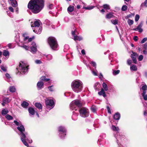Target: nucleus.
<instances>
[{"mask_svg": "<svg viewBox=\"0 0 147 147\" xmlns=\"http://www.w3.org/2000/svg\"><path fill=\"white\" fill-rule=\"evenodd\" d=\"M13 122L18 126L17 129L20 131L19 135L20 136L21 140L23 143L26 146L28 147L29 145L27 142V141L31 143L32 142V140L30 138L29 136L28 133L25 131V129L24 125L20 121H17L14 120Z\"/></svg>", "mask_w": 147, "mask_h": 147, "instance_id": "nucleus-1", "label": "nucleus"}, {"mask_svg": "<svg viewBox=\"0 0 147 147\" xmlns=\"http://www.w3.org/2000/svg\"><path fill=\"white\" fill-rule=\"evenodd\" d=\"M44 7V0H31L28 5V8L34 14L39 13Z\"/></svg>", "mask_w": 147, "mask_h": 147, "instance_id": "nucleus-2", "label": "nucleus"}, {"mask_svg": "<svg viewBox=\"0 0 147 147\" xmlns=\"http://www.w3.org/2000/svg\"><path fill=\"white\" fill-rule=\"evenodd\" d=\"M71 86L73 90L76 92L81 91L83 87L82 82L79 80L74 81L71 83Z\"/></svg>", "mask_w": 147, "mask_h": 147, "instance_id": "nucleus-3", "label": "nucleus"}, {"mask_svg": "<svg viewBox=\"0 0 147 147\" xmlns=\"http://www.w3.org/2000/svg\"><path fill=\"white\" fill-rule=\"evenodd\" d=\"M28 65L22 61L20 63L19 66L16 68V69L20 74H25L28 72Z\"/></svg>", "mask_w": 147, "mask_h": 147, "instance_id": "nucleus-4", "label": "nucleus"}, {"mask_svg": "<svg viewBox=\"0 0 147 147\" xmlns=\"http://www.w3.org/2000/svg\"><path fill=\"white\" fill-rule=\"evenodd\" d=\"M82 104L80 100L76 99L71 102L70 104V108L72 110H74L76 111L78 108H81Z\"/></svg>", "mask_w": 147, "mask_h": 147, "instance_id": "nucleus-5", "label": "nucleus"}, {"mask_svg": "<svg viewBox=\"0 0 147 147\" xmlns=\"http://www.w3.org/2000/svg\"><path fill=\"white\" fill-rule=\"evenodd\" d=\"M48 42L51 48L54 50H57L58 46L56 39L53 37H50L48 39Z\"/></svg>", "mask_w": 147, "mask_h": 147, "instance_id": "nucleus-6", "label": "nucleus"}, {"mask_svg": "<svg viewBox=\"0 0 147 147\" xmlns=\"http://www.w3.org/2000/svg\"><path fill=\"white\" fill-rule=\"evenodd\" d=\"M80 115L82 117L85 118L88 117L89 115L88 109L86 107H82L78 110Z\"/></svg>", "mask_w": 147, "mask_h": 147, "instance_id": "nucleus-7", "label": "nucleus"}, {"mask_svg": "<svg viewBox=\"0 0 147 147\" xmlns=\"http://www.w3.org/2000/svg\"><path fill=\"white\" fill-rule=\"evenodd\" d=\"M58 130L59 137L61 139H64L66 135V129L64 126H60L58 128Z\"/></svg>", "mask_w": 147, "mask_h": 147, "instance_id": "nucleus-8", "label": "nucleus"}, {"mask_svg": "<svg viewBox=\"0 0 147 147\" xmlns=\"http://www.w3.org/2000/svg\"><path fill=\"white\" fill-rule=\"evenodd\" d=\"M47 108L49 110L52 109L54 106V102L51 99H47L45 100Z\"/></svg>", "mask_w": 147, "mask_h": 147, "instance_id": "nucleus-9", "label": "nucleus"}, {"mask_svg": "<svg viewBox=\"0 0 147 147\" xmlns=\"http://www.w3.org/2000/svg\"><path fill=\"white\" fill-rule=\"evenodd\" d=\"M111 129H112L114 131L116 132V133L114 134V136L117 139V144H118V139H119V138H120V136L118 137V134L119 133V129L118 127H116L115 125H112L111 127Z\"/></svg>", "mask_w": 147, "mask_h": 147, "instance_id": "nucleus-10", "label": "nucleus"}, {"mask_svg": "<svg viewBox=\"0 0 147 147\" xmlns=\"http://www.w3.org/2000/svg\"><path fill=\"white\" fill-rule=\"evenodd\" d=\"M33 31L35 33L40 34L41 33L42 29L41 26L37 27L35 28H32Z\"/></svg>", "mask_w": 147, "mask_h": 147, "instance_id": "nucleus-11", "label": "nucleus"}, {"mask_svg": "<svg viewBox=\"0 0 147 147\" xmlns=\"http://www.w3.org/2000/svg\"><path fill=\"white\" fill-rule=\"evenodd\" d=\"M32 46L30 47L31 51L33 53H35L37 51L36 46L35 42L32 43Z\"/></svg>", "mask_w": 147, "mask_h": 147, "instance_id": "nucleus-12", "label": "nucleus"}, {"mask_svg": "<svg viewBox=\"0 0 147 147\" xmlns=\"http://www.w3.org/2000/svg\"><path fill=\"white\" fill-rule=\"evenodd\" d=\"M138 55V54L136 53L133 52H132V54L131 55V57L132 60L135 64H136L137 63L136 58Z\"/></svg>", "mask_w": 147, "mask_h": 147, "instance_id": "nucleus-13", "label": "nucleus"}, {"mask_svg": "<svg viewBox=\"0 0 147 147\" xmlns=\"http://www.w3.org/2000/svg\"><path fill=\"white\" fill-rule=\"evenodd\" d=\"M142 25L143 23L141 22L137 28H133V30L136 31H138L139 32L141 33L143 31L142 29Z\"/></svg>", "mask_w": 147, "mask_h": 147, "instance_id": "nucleus-14", "label": "nucleus"}, {"mask_svg": "<svg viewBox=\"0 0 147 147\" xmlns=\"http://www.w3.org/2000/svg\"><path fill=\"white\" fill-rule=\"evenodd\" d=\"M44 84L43 82L41 81H39L37 84V87L38 90H41L43 88Z\"/></svg>", "mask_w": 147, "mask_h": 147, "instance_id": "nucleus-15", "label": "nucleus"}, {"mask_svg": "<svg viewBox=\"0 0 147 147\" xmlns=\"http://www.w3.org/2000/svg\"><path fill=\"white\" fill-rule=\"evenodd\" d=\"M74 10V6L70 5L68 7L67 11L71 15H73V14L72 13V12Z\"/></svg>", "mask_w": 147, "mask_h": 147, "instance_id": "nucleus-16", "label": "nucleus"}, {"mask_svg": "<svg viewBox=\"0 0 147 147\" xmlns=\"http://www.w3.org/2000/svg\"><path fill=\"white\" fill-rule=\"evenodd\" d=\"M78 113L76 112L75 111H74L73 112V115L72 116V119L74 121L78 119Z\"/></svg>", "mask_w": 147, "mask_h": 147, "instance_id": "nucleus-17", "label": "nucleus"}, {"mask_svg": "<svg viewBox=\"0 0 147 147\" xmlns=\"http://www.w3.org/2000/svg\"><path fill=\"white\" fill-rule=\"evenodd\" d=\"M28 111L30 116L34 115L35 113V111L34 109L31 107H29L28 109Z\"/></svg>", "mask_w": 147, "mask_h": 147, "instance_id": "nucleus-18", "label": "nucleus"}, {"mask_svg": "<svg viewBox=\"0 0 147 147\" xmlns=\"http://www.w3.org/2000/svg\"><path fill=\"white\" fill-rule=\"evenodd\" d=\"M120 118V115L118 112L116 113L114 115L113 118L115 120H119Z\"/></svg>", "mask_w": 147, "mask_h": 147, "instance_id": "nucleus-19", "label": "nucleus"}, {"mask_svg": "<svg viewBox=\"0 0 147 147\" xmlns=\"http://www.w3.org/2000/svg\"><path fill=\"white\" fill-rule=\"evenodd\" d=\"M40 21L39 20H36L35 21L32 26V28H35L37 27H40Z\"/></svg>", "mask_w": 147, "mask_h": 147, "instance_id": "nucleus-20", "label": "nucleus"}, {"mask_svg": "<svg viewBox=\"0 0 147 147\" xmlns=\"http://www.w3.org/2000/svg\"><path fill=\"white\" fill-rule=\"evenodd\" d=\"M29 105V103L26 101H23L21 104V106L25 108H27Z\"/></svg>", "mask_w": 147, "mask_h": 147, "instance_id": "nucleus-21", "label": "nucleus"}, {"mask_svg": "<svg viewBox=\"0 0 147 147\" xmlns=\"http://www.w3.org/2000/svg\"><path fill=\"white\" fill-rule=\"evenodd\" d=\"M11 4L13 7H16L18 6V3L16 0H10Z\"/></svg>", "mask_w": 147, "mask_h": 147, "instance_id": "nucleus-22", "label": "nucleus"}, {"mask_svg": "<svg viewBox=\"0 0 147 147\" xmlns=\"http://www.w3.org/2000/svg\"><path fill=\"white\" fill-rule=\"evenodd\" d=\"M105 91L103 88H102L101 91L98 92V94L100 96L102 95L104 97H106V95Z\"/></svg>", "mask_w": 147, "mask_h": 147, "instance_id": "nucleus-23", "label": "nucleus"}, {"mask_svg": "<svg viewBox=\"0 0 147 147\" xmlns=\"http://www.w3.org/2000/svg\"><path fill=\"white\" fill-rule=\"evenodd\" d=\"M43 57L45 59H46L47 60H50L52 59V56L50 54H49L47 55H44L43 56Z\"/></svg>", "mask_w": 147, "mask_h": 147, "instance_id": "nucleus-24", "label": "nucleus"}, {"mask_svg": "<svg viewBox=\"0 0 147 147\" xmlns=\"http://www.w3.org/2000/svg\"><path fill=\"white\" fill-rule=\"evenodd\" d=\"M94 88L96 90H98L100 87V84L98 82L95 83L94 85Z\"/></svg>", "mask_w": 147, "mask_h": 147, "instance_id": "nucleus-25", "label": "nucleus"}, {"mask_svg": "<svg viewBox=\"0 0 147 147\" xmlns=\"http://www.w3.org/2000/svg\"><path fill=\"white\" fill-rule=\"evenodd\" d=\"M117 55V54L116 52H113L112 54L109 55V59L111 60V59L114 57H116Z\"/></svg>", "mask_w": 147, "mask_h": 147, "instance_id": "nucleus-26", "label": "nucleus"}, {"mask_svg": "<svg viewBox=\"0 0 147 147\" xmlns=\"http://www.w3.org/2000/svg\"><path fill=\"white\" fill-rule=\"evenodd\" d=\"M5 80H6L7 82H9V80H10V79L11 78L9 74L8 73H6L5 74Z\"/></svg>", "mask_w": 147, "mask_h": 147, "instance_id": "nucleus-27", "label": "nucleus"}, {"mask_svg": "<svg viewBox=\"0 0 147 147\" xmlns=\"http://www.w3.org/2000/svg\"><path fill=\"white\" fill-rule=\"evenodd\" d=\"M35 105L37 108L39 109H41L42 108V105L39 102L36 103Z\"/></svg>", "mask_w": 147, "mask_h": 147, "instance_id": "nucleus-28", "label": "nucleus"}, {"mask_svg": "<svg viewBox=\"0 0 147 147\" xmlns=\"http://www.w3.org/2000/svg\"><path fill=\"white\" fill-rule=\"evenodd\" d=\"M8 113V111L7 109H5L2 110L1 112V114L4 116L6 115Z\"/></svg>", "mask_w": 147, "mask_h": 147, "instance_id": "nucleus-29", "label": "nucleus"}, {"mask_svg": "<svg viewBox=\"0 0 147 147\" xmlns=\"http://www.w3.org/2000/svg\"><path fill=\"white\" fill-rule=\"evenodd\" d=\"M102 86L104 90L107 91L108 90V87L107 85L105 82H103Z\"/></svg>", "mask_w": 147, "mask_h": 147, "instance_id": "nucleus-30", "label": "nucleus"}, {"mask_svg": "<svg viewBox=\"0 0 147 147\" xmlns=\"http://www.w3.org/2000/svg\"><path fill=\"white\" fill-rule=\"evenodd\" d=\"M40 81L42 82H43L44 81L47 82L49 80H50V79L49 78H47L45 76L41 77L40 78Z\"/></svg>", "mask_w": 147, "mask_h": 147, "instance_id": "nucleus-31", "label": "nucleus"}, {"mask_svg": "<svg viewBox=\"0 0 147 147\" xmlns=\"http://www.w3.org/2000/svg\"><path fill=\"white\" fill-rule=\"evenodd\" d=\"M3 55L5 57L9 56V52L7 50H4L3 51Z\"/></svg>", "mask_w": 147, "mask_h": 147, "instance_id": "nucleus-32", "label": "nucleus"}, {"mask_svg": "<svg viewBox=\"0 0 147 147\" xmlns=\"http://www.w3.org/2000/svg\"><path fill=\"white\" fill-rule=\"evenodd\" d=\"M74 40H75L80 41L82 39V38L80 36H78L77 35L74 36Z\"/></svg>", "mask_w": 147, "mask_h": 147, "instance_id": "nucleus-33", "label": "nucleus"}, {"mask_svg": "<svg viewBox=\"0 0 147 147\" xmlns=\"http://www.w3.org/2000/svg\"><path fill=\"white\" fill-rule=\"evenodd\" d=\"M130 69L131 71H136L137 70V68L136 65H133L131 66Z\"/></svg>", "mask_w": 147, "mask_h": 147, "instance_id": "nucleus-34", "label": "nucleus"}, {"mask_svg": "<svg viewBox=\"0 0 147 147\" xmlns=\"http://www.w3.org/2000/svg\"><path fill=\"white\" fill-rule=\"evenodd\" d=\"M113 13H109L107 14L106 16V18L107 19H110L113 18Z\"/></svg>", "mask_w": 147, "mask_h": 147, "instance_id": "nucleus-35", "label": "nucleus"}, {"mask_svg": "<svg viewBox=\"0 0 147 147\" xmlns=\"http://www.w3.org/2000/svg\"><path fill=\"white\" fill-rule=\"evenodd\" d=\"M9 91L11 92H16V89L14 86H11L9 87Z\"/></svg>", "mask_w": 147, "mask_h": 147, "instance_id": "nucleus-36", "label": "nucleus"}, {"mask_svg": "<svg viewBox=\"0 0 147 147\" xmlns=\"http://www.w3.org/2000/svg\"><path fill=\"white\" fill-rule=\"evenodd\" d=\"M146 92H145V91H144L143 92L142 95L144 99V100H147V94H146Z\"/></svg>", "mask_w": 147, "mask_h": 147, "instance_id": "nucleus-37", "label": "nucleus"}, {"mask_svg": "<svg viewBox=\"0 0 147 147\" xmlns=\"http://www.w3.org/2000/svg\"><path fill=\"white\" fill-rule=\"evenodd\" d=\"M92 111L94 113L96 112V111L97 109V107L95 105H92L91 108Z\"/></svg>", "mask_w": 147, "mask_h": 147, "instance_id": "nucleus-38", "label": "nucleus"}, {"mask_svg": "<svg viewBox=\"0 0 147 147\" xmlns=\"http://www.w3.org/2000/svg\"><path fill=\"white\" fill-rule=\"evenodd\" d=\"M3 101L5 104H7L9 102V99L8 98H4L3 100Z\"/></svg>", "mask_w": 147, "mask_h": 147, "instance_id": "nucleus-39", "label": "nucleus"}, {"mask_svg": "<svg viewBox=\"0 0 147 147\" xmlns=\"http://www.w3.org/2000/svg\"><path fill=\"white\" fill-rule=\"evenodd\" d=\"M69 46L68 45H65L64 46V52H66L69 49Z\"/></svg>", "mask_w": 147, "mask_h": 147, "instance_id": "nucleus-40", "label": "nucleus"}, {"mask_svg": "<svg viewBox=\"0 0 147 147\" xmlns=\"http://www.w3.org/2000/svg\"><path fill=\"white\" fill-rule=\"evenodd\" d=\"M140 90H142L143 92H144V91H145V92H146V90H147V86L146 85H144L140 89Z\"/></svg>", "mask_w": 147, "mask_h": 147, "instance_id": "nucleus-41", "label": "nucleus"}, {"mask_svg": "<svg viewBox=\"0 0 147 147\" xmlns=\"http://www.w3.org/2000/svg\"><path fill=\"white\" fill-rule=\"evenodd\" d=\"M5 117L9 120H12L13 119V117L9 114H7L5 116Z\"/></svg>", "mask_w": 147, "mask_h": 147, "instance_id": "nucleus-42", "label": "nucleus"}, {"mask_svg": "<svg viewBox=\"0 0 147 147\" xmlns=\"http://www.w3.org/2000/svg\"><path fill=\"white\" fill-rule=\"evenodd\" d=\"M94 7V6H91L87 7H84L83 8V9H86L90 10L93 9Z\"/></svg>", "mask_w": 147, "mask_h": 147, "instance_id": "nucleus-43", "label": "nucleus"}, {"mask_svg": "<svg viewBox=\"0 0 147 147\" xmlns=\"http://www.w3.org/2000/svg\"><path fill=\"white\" fill-rule=\"evenodd\" d=\"M127 23L129 25L131 26L133 24L134 21L132 20L129 19L127 21Z\"/></svg>", "mask_w": 147, "mask_h": 147, "instance_id": "nucleus-44", "label": "nucleus"}, {"mask_svg": "<svg viewBox=\"0 0 147 147\" xmlns=\"http://www.w3.org/2000/svg\"><path fill=\"white\" fill-rule=\"evenodd\" d=\"M120 72V70H113V73L114 75H116L118 74Z\"/></svg>", "mask_w": 147, "mask_h": 147, "instance_id": "nucleus-45", "label": "nucleus"}, {"mask_svg": "<svg viewBox=\"0 0 147 147\" xmlns=\"http://www.w3.org/2000/svg\"><path fill=\"white\" fill-rule=\"evenodd\" d=\"M1 68L2 70L4 72H6L7 71V67H4L3 65H1Z\"/></svg>", "mask_w": 147, "mask_h": 147, "instance_id": "nucleus-46", "label": "nucleus"}, {"mask_svg": "<svg viewBox=\"0 0 147 147\" xmlns=\"http://www.w3.org/2000/svg\"><path fill=\"white\" fill-rule=\"evenodd\" d=\"M103 7L106 9H110L109 6L107 4L104 5L103 6Z\"/></svg>", "mask_w": 147, "mask_h": 147, "instance_id": "nucleus-47", "label": "nucleus"}, {"mask_svg": "<svg viewBox=\"0 0 147 147\" xmlns=\"http://www.w3.org/2000/svg\"><path fill=\"white\" fill-rule=\"evenodd\" d=\"M127 9V7L126 5H123L121 9L123 11H125Z\"/></svg>", "mask_w": 147, "mask_h": 147, "instance_id": "nucleus-48", "label": "nucleus"}, {"mask_svg": "<svg viewBox=\"0 0 147 147\" xmlns=\"http://www.w3.org/2000/svg\"><path fill=\"white\" fill-rule=\"evenodd\" d=\"M144 5L147 7V0H146L144 3H142L141 6H143Z\"/></svg>", "mask_w": 147, "mask_h": 147, "instance_id": "nucleus-49", "label": "nucleus"}, {"mask_svg": "<svg viewBox=\"0 0 147 147\" xmlns=\"http://www.w3.org/2000/svg\"><path fill=\"white\" fill-rule=\"evenodd\" d=\"M92 72L93 74L94 75V76H97V71L95 69V70H92Z\"/></svg>", "mask_w": 147, "mask_h": 147, "instance_id": "nucleus-50", "label": "nucleus"}, {"mask_svg": "<svg viewBox=\"0 0 147 147\" xmlns=\"http://www.w3.org/2000/svg\"><path fill=\"white\" fill-rule=\"evenodd\" d=\"M140 18V16L138 14H137L136 15L135 18V21L136 22L138 21Z\"/></svg>", "mask_w": 147, "mask_h": 147, "instance_id": "nucleus-51", "label": "nucleus"}, {"mask_svg": "<svg viewBox=\"0 0 147 147\" xmlns=\"http://www.w3.org/2000/svg\"><path fill=\"white\" fill-rule=\"evenodd\" d=\"M90 64H92V65L94 67L95 69H96V63L93 61H92L90 63Z\"/></svg>", "mask_w": 147, "mask_h": 147, "instance_id": "nucleus-52", "label": "nucleus"}, {"mask_svg": "<svg viewBox=\"0 0 147 147\" xmlns=\"http://www.w3.org/2000/svg\"><path fill=\"white\" fill-rule=\"evenodd\" d=\"M111 22L114 25H116L118 24V20L116 19L112 20Z\"/></svg>", "mask_w": 147, "mask_h": 147, "instance_id": "nucleus-53", "label": "nucleus"}, {"mask_svg": "<svg viewBox=\"0 0 147 147\" xmlns=\"http://www.w3.org/2000/svg\"><path fill=\"white\" fill-rule=\"evenodd\" d=\"M53 85H52V86H49L48 87V88L49 90L51 91V92H53Z\"/></svg>", "mask_w": 147, "mask_h": 147, "instance_id": "nucleus-54", "label": "nucleus"}, {"mask_svg": "<svg viewBox=\"0 0 147 147\" xmlns=\"http://www.w3.org/2000/svg\"><path fill=\"white\" fill-rule=\"evenodd\" d=\"M143 58V57L142 55H140L138 58V60L139 61H141L142 60Z\"/></svg>", "mask_w": 147, "mask_h": 147, "instance_id": "nucleus-55", "label": "nucleus"}, {"mask_svg": "<svg viewBox=\"0 0 147 147\" xmlns=\"http://www.w3.org/2000/svg\"><path fill=\"white\" fill-rule=\"evenodd\" d=\"M18 45L19 46L22 47L23 45H24V44L22 42H20L19 41V42L18 43Z\"/></svg>", "mask_w": 147, "mask_h": 147, "instance_id": "nucleus-56", "label": "nucleus"}, {"mask_svg": "<svg viewBox=\"0 0 147 147\" xmlns=\"http://www.w3.org/2000/svg\"><path fill=\"white\" fill-rule=\"evenodd\" d=\"M147 40V38H144L141 41V43L142 44L144 43V42H145Z\"/></svg>", "mask_w": 147, "mask_h": 147, "instance_id": "nucleus-57", "label": "nucleus"}, {"mask_svg": "<svg viewBox=\"0 0 147 147\" xmlns=\"http://www.w3.org/2000/svg\"><path fill=\"white\" fill-rule=\"evenodd\" d=\"M35 63L37 64H40L42 63V61L39 60H37L35 61Z\"/></svg>", "mask_w": 147, "mask_h": 147, "instance_id": "nucleus-58", "label": "nucleus"}, {"mask_svg": "<svg viewBox=\"0 0 147 147\" xmlns=\"http://www.w3.org/2000/svg\"><path fill=\"white\" fill-rule=\"evenodd\" d=\"M48 7L49 9H52L54 7V5L53 4H50L49 5Z\"/></svg>", "mask_w": 147, "mask_h": 147, "instance_id": "nucleus-59", "label": "nucleus"}, {"mask_svg": "<svg viewBox=\"0 0 147 147\" xmlns=\"http://www.w3.org/2000/svg\"><path fill=\"white\" fill-rule=\"evenodd\" d=\"M22 47L26 50H28L29 48V46H27L24 45H23Z\"/></svg>", "mask_w": 147, "mask_h": 147, "instance_id": "nucleus-60", "label": "nucleus"}, {"mask_svg": "<svg viewBox=\"0 0 147 147\" xmlns=\"http://www.w3.org/2000/svg\"><path fill=\"white\" fill-rule=\"evenodd\" d=\"M45 22V23L47 25H49L51 24L50 22L48 20H46Z\"/></svg>", "mask_w": 147, "mask_h": 147, "instance_id": "nucleus-61", "label": "nucleus"}, {"mask_svg": "<svg viewBox=\"0 0 147 147\" xmlns=\"http://www.w3.org/2000/svg\"><path fill=\"white\" fill-rule=\"evenodd\" d=\"M132 63V61L131 59H128L127 60V64L129 65H130Z\"/></svg>", "mask_w": 147, "mask_h": 147, "instance_id": "nucleus-62", "label": "nucleus"}, {"mask_svg": "<svg viewBox=\"0 0 147 147\" xmlns=\"http://www.w3.org/2000/svg\"><path fill=\"white\" fill-rule=\"evenodd\" d=\"M107 109L109 113L111 114V110L110 107L109 106L107 107Z\"/></svg>", "mask_w": 147, "mask_h": 147, "instance_id": "nucleus-63", "label": "nucleus"}, {"mask_svg": "<svg viewBox=\"0 0 147 147\" xmlns=\"http://www.w3.org/2000/svg\"><path fill=\"white\" fill-rule=\"evenodd\" d=\"M143 47L145 50H147V42L144 45Z\"/></svg>", "mask_w": 147, "mask_h": 147, "instance_id": "nucleus-64", "label": "nucleus"}]
</instances>
